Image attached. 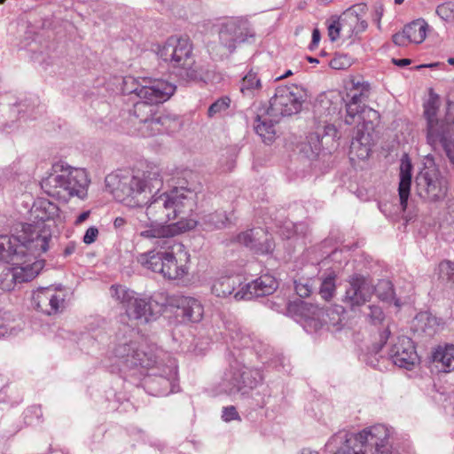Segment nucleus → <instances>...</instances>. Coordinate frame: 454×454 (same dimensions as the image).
<instances>
[{"label": "nucleus", "mask_w": 454, "mask_h": 454, "mask_svg": "<svg viewBox=\"0 0 454 454\" xmlns=\"http://www.w3.org/2000/svg\"><path fill=\"white\" fill-rule=\"evenodd\" d=\"M98 236V229L95 226H90L85 231L82 241L86 245H90L96 241Z\"/></svg>", "instance_id": "obj_48"}, {"label": "nucleus", "mask_w": 454, "mask_h": 454, "mask_svg": "<svg viewBox=\"0 0 454 454\" xmlns=\"http://www.w3.org/2000/svg\"><path fill=\"white\" fill-rule=\"evenodd\" d=\"M417 194L427 201L442 200L448 192V182L438 168L431 163L426 165L417 175Z\"/></svg>", "instance_id": "obj_17"}, {"label": "nucleus", "mask_w": 454, "mask_h": 454, "mask_svg": "<svg viewBox=\"0 0 454 454\" xmlns=\"http://www.w3.org/2000/svg\"><path fill=\"white\" fill-rule=\"evenodd\" d=\"M240 284L241 278L238 275H221L214 279L211 291L215 296L225 298L231 294Z\"/></svg>", "instance_id": "obj_32"}, {"label": "nucleus", "mask_w": 454, "mask_h": 454, "mask_svg": "<svg viewBox=\"0 0 454 454\" xmlns=\"http://www.w3.org/2000/svg\"><path fill=\"white\" fill-rule=\"evenodd\" d=\"M294 285H295V291L300 297L305 298L310 294L311 286L308 283H301V282L295 281Z\"/></svg>", "instance_id": "obj_50"}, {"label": "nucleus", "mask_w": 454, "mask_h": 454, "mask_svg": "<svg viewBox=\"0 0 454 454\" xmlns=\"http://www.w3.org/2000/svg\"><path fill=\"white\" fill-rule=\"evenodd\" d=\"M160 191H153L145 209L137 213L134 225L138 235L147 239H161L195 228L196 222L184 220L195 207V191L183 185Z\"/></svg>", "instance_id": "obj_1"}, {"label": "nucleus", "mask_w": 454, "mask_h": 454, "mask_svg": "<svg viewBox=\"0 0 454 454\" xmlns=\"http://www.w3.org/2000/svg\"><path fill=\"white\" fill-rule=\"evenodd\" d=\"M13 182L14 177L12 176V172L9 169H1L0 170V187L2 189H5L7 187V182Z\"/></svg>", "instance_id": "obj_51"}, {"label": "nucleus", "mask_w": 454, "mask_h": 454, "mask_svg": "<svg viewBox=\"0 0 454 454\" xmlns=\"http://www.w3.org/2000/svg\"><path fill=\"white\" fill-rule=\"evenodd\" d=\"M82 340H87L88 342H91L93 345L96 344V341L92 340L89 335L85 336Z\"/></svg>", "instance_id": "obj_62"}, {"label": "nucleus", "mask_w": 454, "mask_h": 454, "mask_svg": "<svg viewBox=\"0 0 454 454\" xmlns=\"http://www.w3.org/2000/svg\"><path fill=\"white\" fill-rule=\"evenodd\" d=\"M142 378V385L147 393L164 396L176 391L177 364L175 358L162 350L153 352L151 365L139 367L137 376Z\"/></svg>", "instance_id": "obj_11"}, {"label": "nucleus", "mask_w": 454, "mask_h": 454, "mask_svg": "<svg viewBox=\"0 0 454 454\" xmlns=\"http://www.w3.org/2000/svg\"><path fill=\"white\" fill-rule=\"evenodd\" d=\"M160 250L142 254L138 262L146 269L161 274L168 279H179L187 273L189 254L182 244L174 243L169 238L157 239Z\"/></svg>", "instance_id": "obj_10"}, {"label": "nucleus", "mask_w": 454, "mask_h": 454, "mask_svg": "<svg viewBox=\"0 0 454 454\" xmlns=\"http://www.w3.org/2000/svg\"><path fill=\"white\" fill-rule=\"evenodd\" d=\"M411 170L412 165L407 155H404L401 160L400 164V182L398 187L400 206L402 211L407 207L408 199L410 197L411 185Z\"/></svg>", "instance_id": "obj_30"}, {"label": "nucleus", "mask_w": 454, "mask_h": 454, "mask_svg": "<svg viewBox=\"0 0 454 454\" xmlns=\"http://www.w3.org/2000/svg\"><path fill=\"white\" fill-rule=\"evenodd\" d=\"M279 118L269 114V109L257 114L254 121L255 132L263 139L264 142H271L276 135L275 125L279 121Z\"/></svg>", "instance_id": "obj_31"}, {"label": "nucleus", "mask_w": 454, "mask_h": 454, "mask_svg": "<svg viewBox=\"0 0 454 454\" xmlns=\"http://www.w3.org/2000/svg\"><path fill=\"white\" fill-rule=\"evenodd\" d=\"M169 305H175L183 312L184 317L190 322H200L204 314V309L200 301L193 297L180 296L169 300Z\"/></svg>", "instance_id": "obj_29"}, {"label": "nucleus", "mask_w": 454, "mask_h": 454, "mask_svg": "<svg viewBox=\"0 0 454 454\" xmlns=\"http://www.w3.org/2000/svg\"><path fill=\"white\" fill-rule=\"evenodd\" d=\"M389 335L390 332L388 330L384 331V333L381 335V340H384L386 341V340L389 338Z\"/></svg>", "instance_id": "obj_60"}, {"label": "nucleus", "mask_w": 454, "mask_h": 454, "mask_svg": "<svg viewBox=\"0 0 454 454\" xmlns=\"http://www.w3.org/2000/svg\"><path fill=\"white\" fill-rule=\"evenodd\" d=\"M67 292L53 286L40 287L33 292L32 304L46 315L62 312L67 306Z\"/></svg>", "instance_id": "obj_21"}, {"label": "nucleus", "mask_w": 454, "mask_h": 454, "mask_svg": "<svg viewBox=\"0 0 454 454\" xmlns=\"http://www.w3.org/2000/svg\"><path fill=\"white\" fill-rule=\"evenodd\" d=\"M392 62H393L395 66H398V67H406V66H408V65H410V64H411V59H392Z\"/></svg>", "instance_id": "obj_55"}, {"label": "nucleus", "mask_w": 454, "mask_h": 454, "mask_svg": "<svg viewBox=\"0 0 454 454\" xmlns=\"http://www.w3.org/2000/svg\"><path fill=\"white\" fill-rule=\"evenodd\" d=\"M367 316L373 324L380 323L384 319V313L380 307L372 305L368 307Z\"/></svg>", "instance_id": "obj_46"}, {"label": "nucleus", "mask_w": 454, "mask_h": 454, "mask_svg": "<svg viewBox=\"0 0 454 454\" xmlns=\"http://www.w3.org/2000/svg\"><path fill=\"white\" fill-rule=\"evenodd\" d=\"M157 55L172 68L176 74L186 80L198 79L194 68L192 44L187 37L171 36L162 45H159Z\"/></svg>", "instance_id": "obj_14"}, {"label": "nucleus", "mask_w": 454, "mask_h": 454, "mask_svg": "<svg viewBox=\"0 0 454 454\" xmlns=\"http://www.w3.org/2000/svg\"><path fill=\"white\" fill-rule=\"evenodd\" d=\"M290 311L294 313L295 321L308 333H317L326 323L325 309L306 301L294 303L291 306Z\"/></svg>", "instance_id": "obj_22"}, {"label": "nucleus", "mask_w": 454, "mask_h": 454, "mask_svg": "<svg viewBox=\"0 0 454 454\" xmlns=\"http://www.w3.org/2000/svg\"><path fill=\"white\" fill-rule=\"evenodd\" d=\"M237 242L262 254L270 253L274 247L268 233L262 228H254L239 234Z\"/></svg>", "instance_id": "obj_28"}, {"label": "nucleus", "mask_w": 454, "mask_h": 454, "mask_svg": "<svg viewBox=\"0 0 454 454\" xmlns=\"http://www.w3.org/2000/svg\"><path fill=\"white\" fill-rule=\"evenodd\" d=\"M374 292L377 296L382 301H390L394 299V289L393 285L388 280H380L374 286Z\"/></svg>", "instance_id": "obj_41"}, {"label": "nucleus", "mask_w": 454, "mask_h": 454, "mask_svg": "<svg viewBox=\"0 0 454 454\" xmlns=\"http://www.w3.org/2000/svg\"><path fill=\"white\" fill-rule=\"evenodd\" d=\"M293 73L291 70H288L286 72V74H282L281 76L278 77L277 80H279V79H282V78H286V77H288L289 75H291Z\"/></svg>", "instance_id": "obj_61"}, {"label": "nucleus", "mask_w": 454, "mask_h": 454, "mask_svg": "<svg viewBox=\"0 0 454 454\" xmlns=\"http://www.w3.org/2000/svg\"><path fill=\"white\" fill-rule=\"evenodd\" d=\"M50 239L48 228L36 231L30 225L17 224L13 235H0V262L18 265L39 259L48 250Z\"/></svg>", "instance_id": "obj_6"}, {"label": "nucleus", "mask_w": 454, "mask_h": 454, "mask_svg": "<svg viewBox=\"0 0 454 454\" xmlns=\"http://www.w3.org/2000/svg\"><path fill=\"white\" fill-rule=\"evenodd\" d=\"M110 294L121 305L129 319L138 325L156 320L170 304L169 298L163 293L147 296L121 285H113Z\"/></svg>", "instance_id": "obj_9"}, {"label": "nucleus", "mask_w": 454, "mask_h": 454, "mask_svg": "<svg viewBox=\"0 0 454 454\" xmlns=\"http://www.w3.org/2000/svg\"><path fill=\"white\" fill-rule=\"evenodd\" d=\"M123 94L135 95L138 100L129 111L127 126L130 133L149 137L164 132H172L178 126L177 120L169 115L155 116V106L168 101L175 93L174 83L153 77L125 76L121 80Z\"/></svg>", "instance_id": "obj_2"}, {"label": "nucleus", "mask_w": 454, "mask_h": 454, "mask_svg": "<svg viewBox=\"0 0 454 454\" xmlns=\"http://www.w3.org/2000/svg\"><path fill=\"white\" fill-rule=\"evenodd\" d=\"M90 215V210L82 212V214H80L77 216V218L74 221V223L76 225H79V224L82 223L83 222H85L89 218Z\"/></svg>", "instance_id": "obj_54"}, {"label": "nucleus", "mask_w": 454, "mask_h": 454, "mask_svg": "<svg viewBox=\"0 0 454 454\" xmlns=\"http://www.w3.org/2000/svg\"><path fill=\"white\" fill-rule=\"evenodd\" d=\"M367 11L364 4L351 6L339 17L331 18L327 22L328 36L332 42L355 41L367 29L368 23L364 19Z\"/></svg>", "instance_id": "obj_15"}, {"label": "nucleus", "mask_w": 454, "mask_h": 454, "mask_svg": "<svg viewBox=\"0 0 454 454\" xmlns=\"http://www.w3.org/2000/svg\"><path fill=\"white\" fill-rule=\"evenodd\" d=\"M437 144L443 147L450 162L454 164V117L447 118L446 129L442 130Z\"/></svg>", "instance_id": "obj_35"}, {"label": "nucleus", "mask_w": 454, "mask_h": 454, "mask_svg": "<svg viewBox=\"0 0 454 454\" xmlns=\"http://www.w3.org/2000/svg\"><path fill=\"white\" fill-rule=\"evenodd\" d=\"M101 362L104 366L113 372H122L126 377H135L139 367L148 366L153 362V351L138 348L135 342L119 340L111 342L106 353L102 354Z\"/></svg>", "instance_id": "obj_12"}, {"label": "nucleus", "mask_w": 454, "mask_h": 454, "mask_svg": "<svg viewBox=\"0 0 454 454\" xmlns=\"http://www.w3.org/2000/svg\"><path fill=\"white\" fill-rule=\"evenodd\" d=\"M439 278L454 282V261H442L438 266Z\"/></svg>", "instance_id": "obj_43"}, {"label": "nucleus", "mask_w": 454, "mask_h": 454, "mask_svg": "<svg viewBox=\"0 0 454 454\" xmlns=\"http://www.w3.org/2000/svg\"><path fill=\"white\" fill-rule=\"evenodd\" d=\"M222 419L225 422H230L231 420H240V417L236 408L232 405L224 407L223 409Z\"/></svg>", "instance_id": "obj_47"}, {"label": "nucleus", "mask_w": 454, "mask_h": 454, "mask_svg": "<svg viewBox=\"0 0 454 454\" xmlns=\"http://www.w3.org/2000/svg\"><path fill=\"white\" fill-rule=\"evenodd\" d=\"M262 81L258 74L254 70L247 72L241 79L239 90L244 97L253 98L262 90Z\"/></svg>", "instance_id": "obj_34"}, {"label": "nucleus", "mask_w": 454, "mask_h": 454, "mask_svg": "<svg viewBox=\"0 0 454 454\" xmlns=\"http://www.w3.org/2000/svg\"><path fill=\"white\" fill-rule=\"evenodd\" d=\"M432 360L445 372L454 371V345L440 344L432 351Z\"/></svg>", "instance_id": "obj_33"}, {"label": "nucleus", "mask_w": 454, "mask_h": 454, "mask_svg": "<svg viewBox=\"0 0 454 454\" xmlns=\"http://www.w3.org/2000/svg\"><path fill=\"white\" fill-rule=\"evenodd\" d=\"M383 13H384L383 5L381 4H378L377 5H375L374 17H375L376 20L378 21L379 26H380V19L383 16Z\"/></svg>", "instance_id": "obj_53"}, {"label": "nucleus", "mask_w": 454, "mask_h": 454, "mask_svg": "<svg viewBox=\"0 0 454 454\" xmlns=\"http://www.w3.org/2000/svg\"><path fill=\"white\" fill-rule=\"evenodd\" d=\"M278 286V282L270 274H263L255 280L246 284L238 292L234 298L237 301L251 300L254 297L265 296L273 294Z\"/></svg>", "instance_id": "obj_26"}, {"label": "nucleus", "mask_w": 454, "mask_h": 454, "mask_svg": "<svg viewBox=\"0 0 454 454\" xmlns=\"http://www.w3.org/2000/svg\"><path fill=\"white\" fill-rule=\"evenodd\" d=\"M301 454H318V452L316 450H311L309 449H304L301 450Z\"/></svg>", "instance_id": "obj_59"}, {"label": "nucleus", "mask_w": 454, "mask_h": 454, "mask_svg": "<svg viewBox=\"0 0 454 454\" xmlns=\"http://www.w3.org/2000/svg\"><path fill=\"white\" fill-rule=\"evenodd\" d=\"M367 89L364 85L361 88L358 83L347 94L349 100L345 104L346 115L344 122L347 125L355 123L356 118L359 124L356 133L350 145V158L355 157L364 160L369 157L372 145L373 121L379 119V113L364 105L367 98Z\"/></svg>", "instance_id": "obj_7"}, {"label": "nucleus", "mask_w": 454, "mask_h": 454, "mask_svg": "<svg viewBox=\"0 0 454 454\" xmlns=\"http://www.w3.org/2000/svg\"><path fill=\"white\" fill-rule=\"evenodd\" d=\"M438 106V96L430 93L428 100L424 105V114L427 120V142L432 146L437 145L442 130L446 129V122H440L436 119Z\"/></svg>", "instance_id": "obj_27"}, {"label": "nucleus", "mask_w": 454, "mask_h": 454, "mask_svg": "<svg viewBox=\"0 0 454 454\" xmlns=\"http://www.w3.org/2000/svg\"><path fill=\"white\" fill-rule=\"evenodd\" d=\"M331 66L333 68L340 69L341 66L339 64V59H334L331 61Z\"/></svg>", "instance_id": "obj_57"}, {"label": "nucleus", "mask_w": 454, "mask_h": 454, "mask_svg": "<svg viewBox=\"0 0 454 454\" xmlns=\"http://www.w3.org/2000/svg\"><path fill=\"white\" fill-rule=\"evenodd\" d=\"M320 32L318 29L315 28L312 32V40L310 43V49L317 47L320 42Z\"/></svg>", "instance_id": "obj_52"}, {"label": "nucleus", "mask_w": 454, "mask_h": 454, "mask_svg": "<svg viewBox=\"0 0 454 454\" xmlns=\"http://www.w3.org/2000/svg\"><path fill=\"white\" fill-rule=\"evenodd\" d=\"M305 91L295 85L279 86L270 100L269 114L272 116H291L298 114L305 99Z\"/></svg>", "instance_id": "obj_18"}, {"label": "nucleus", "mask_w": 454, "mask_h": 454, "mask_svg": "<svg viewBox=\"0 0 454 454\" xmlns=\"http://www.w3.org/2000/svg\"><path fill=\"white\" fill-rule=\"evenodd\" d=\"M286 300H285V299H281V302H280V303H278V304H277V308H275V309L279 310V309H281L283 307H285V306H286Z\"/></svg>", "instance_id": "obj_58"}, {"label": "nucleus", "mask_w": 454, "mask_h": 454, "mask_svg": "<svg viewBox=\"0 0 454 454\" xmlns=\"http://www.w3.org/2000/svg\"><path fill=\"white\" fill-rule=\"evenodd\" d=\"M195 222V220H193ZM228 217L223 211H217L204 215L200 222L196 221V226L199 224L204 231H209L225 226Z\"/></svg>", "instance_id": "obj_38"}, {"label": "nucleus", "mask_w": 454, "mask_h": 454, "mask_svg": "<svg viewBox=\"0 0 454 454\" xmlns=\"http://www.w3.org/2000/svg\"><path fill=\"white\" fill-rule=\"evenodd\" d=\"M106 190L114 199L128 207H139L147 203L153 191L163 184L161 169L157 165L148 164L141 170L121 169L106 176Z\"/></svg>", "instance_id": "obj_3"}, {"label": "nucleus", "mask_w": 454, "mask_h": 454, "mask_svg": "<svg viewBox=\"0 0 454 454\" xmlns=\"http://www.w3.org/2000/svg\"><path fill=\"white\" fill-rule=\"evenodd\" d=\"M343 106L344 98L339 91L318 96L314 106L315 131L308 135L301 149L308 157H317L323 151L331 153L338 146L337 124L341 121Z\"/></svg>", "instance_id": "obj_4"}, {"label": "nucleus", "mask_w": 454, "mask_h": 454, "mask_svg": "<svg viewBox=\"0 0 454 454\" xmlns=\"http://www.w3.org/2000/svg\"><path fill=\"white\" fill-rule=\"evenodd\" d=\"M418 326L428 336H433L443 327L441 318L428 313H419L417 317Z\"/></svg>", "instance_id": "obj_36"}, {"label": "nucleus", "mask_w": 454, "mask_h": 454, "mask_svg": "<svg viewBox=\"0 0 454 454\" xmlns=\"http://www.w3.org/2000/svg\"><path fill=\"white\" fill-rule=\"evenodd\" d=\"M388 355L394 364L407 370H411L419 362L411 339L406 336L397 338Z\"/></svg>", "instance_id": "obj_25"}, {"label": "nucleus", "mask_w": 454, "mask_h": 454, "mask_svg": "<svg viewBox=\"0 0 454 454\" xmlns=\"http://www.w3.org/2000/svg\"><path fill=\"white\" fill-rule=\"evenodd\" d=\"M231 100L228 97H223L214 102L207 110V115L209 117H215L225 112L230 106Z\"/></svg>", "instance_id": "obj_42"}, {"label": "nucleus", "mask_w": 454, "mask_h": 454, "mask_svg": "<svg viewBox=\"0 0 454 454\" xmlns=\"http://www.w3.org/2000/svg\"><path fill=\"white\" fill-rule=\"evenodd\" d=\"M30 218L33 223H20L19 224L30 225L35 230L48 228L51 232V222L61 224L66 221V216L60 214L59 207L46 199L36 200L30 210Z\"/></svg>", "instance_id": "obj_23"}, {"label": "nucleus", "mask_w": 454, "mask_h": 454, "mask_svg": "<svg viewBox=\"0 0 454 454\" xmlns=\"http://www.w3.org/2000/svg\"><path fill=\"white\" fill-rule=\"evenodd\" d=\"M301 226V224H295L291 221H286L279 229V234L285 239H291L297 232L298 228Z\"/></svg>", "instance_id": "obj_45"}, {"label": "nucleus", "mask_w": 454, "mask_h": 454, "mask_svg": "<svg viewBox=\"0 0 454 454\" xmlns=\"http://www.w3.org/2000/svg\"><path fill=\"white\" fill-rule=\"evenodd\" d=\"M225 335L226 342L234 349H245V356L247 353H252L253 349L262 364H273L270 359V356L272 355L271 348L262 340L252 337L247 330L231 325L226 329Z\"/></svg>", "instance_id": "obj_19"}, {"label": "nucleus", "mask_w": 454, "mask_h": 454, "mask_svg": "<svg viewBox=\"0 0 454 454\" xmlns=\"http://www.w3.org/2000/svg\"><path fill=\"white\" fill-rule=\"evenodd\" d=\"M374 293L372 281L361 275H353L348 280L345 292L344 302L350 307H359L370 301Z\"/></svg>", "instance_id": "obj_24"}, {"label": "nucleus", "mask_w": 454, "mask_h": 454, "mask_svg": "<svg viewBox=\"0 0 454 454\" xmlns=\"http://www.w3.org/2000/svg\"><path fill=\"white\" fill-rule=\"evenodd\" d=\"M448 63L451 66H454V58H449L448 59Z\"/></svg>", "instance_id": "obj_63"}, {"label": "nucleus", "mask_w": 454, "mask_h": 454, "mask_svg": "<svg viewBox=\"0 0 454 454\" xmlns=\"http://www.w3.org/2000/svg\"><path fill=\"white\" fill-rule=\"evenodd\" d=\"M335 293V275L333 273L328 274L321 283L319 294L325 301L330 300Z\"/></svg>", "instance_id": "obj_40"}, {"label": "nucleus", "mask_w": 454, "mask_h": 454, "mask_svg": "<svg viewBox=\"0 0 454 454\" xmlns=\"http://www.w3.org/2000/svg\"><path fill=\"white\" fill-rule=\"evenodd\" d=\"M393 42L398 46H406L409 43H411L406 34L405 27H403L402 32L396 33L393 35Z\"/></svg>", "instance_id": "obj_49"}, {"label": "nucleus", "mask_w": 454, "mask_h": 454, "mask_svg": "<svg viewBox=\"0 0 454 454\" xmlns=\"http://www.w3.org/2000/svg\"><path fill=\"white\" fill-rule=\"evenodd\" d=\"M254 41L255 31L247 20H231L223 24L219 31V45H209L208 51L215 57L223 58L239 45L253 43Z\"/></svg>", "instance_id": "obj_16"}, {"label": "nucleus", "mask_w": 454, "mask_h": 454, "mask_svg": "<svg viewBox=\"0 0 454 454\" xmlns=\"http://www.w3.org/2000/svg\"><path fill=\"white\" fill-rule=\"evenodd\" d=\"M44 267L43 259H35L24 264L12 265L4 270L0 275V288L3 291H12L17 284L35 278Z\"/></svg>", "instance_id": "obj_20"}, {"label": "nucleus", "mask_w": 454, "mask_h": 454, "mask_svg": "<svg viewBox=\"0 0 454 454\" xmlns=\"http://www.w3.org/2000/svg\"><path fill=\"white\" fill-rule=\"evenodd\" d=\"M17 333L13 317L9 311L0 309V337L12 335Z\"/></svg>", "instance_id": "obj_39"}, {"label": "nucleus", "mask_w": 454, "mask_h": 454, "mask_svg": "<svg viewBox=\"0 0 454 454\" xmlns=\"http://www.w3.org/2000/svg\"><path fill=\"white\" fill-rule=\"evenodd\" d=\"M437 16L444 20L450 21L454 19V3H444L437 6L435 10Z\"/></svg>", "instance_id": "obj_44"}, {"label": "nucleus", "mask_w": 454, "mask_h": 454, "mask_svg": "<svg viewBox=\"0 0 454 454\" xmlns=\"http://www.w3.org/2000/svg\"><path fill=\"white\" fill-rule=\"evenodd\" d=\"M126 221L122 217H116L114 221V225L115 228H121L125 224Z\"/></svg>", "instance_id": "obj_56"}, {"label": "nucleus", "mask_w": 454, "mask_h": 454, "mask_svg": "<svg viewBox=\"0 0 454 454\" xmlns=\"http://www.w3.org/2000/svg\"><path fill=\"white\" fill-rule=\"evenodd\" d=\"M90 184V179L84 168L59 161L52 165L51 173L41 181V188L49 196L67 201L73 197L85 200Z\"/></svg>", "instance_id": "obj_8"}, {"label": "nucleus", "mask_w": 454, "mask_h": 454, "mask_svg": "<svg viewBox=\"0 0 454 454\" xmlns=\"http://www.w3.org/2000/svg\"><path fill=\"white\" fill-rule=\"evenodd\" d=\"M309 62H312V63H313V62H317V63L318 62V60H317V59H313V58H309Z\"/></svg>", "instance_id": "obj_64"}, {"label": "nucleus", "mask_w": 454, "mask_h": 454, "mask_svg": "<svg viewBox=\"0 0 454 454\" xmlns=\"http://www.w3.org/2000/svg\"><path fill=\"white\" fill-rule=\"evenodd\" d=\"M404 27L412 43H421L427 37L428 24L422 19L416 20Z\"/></svg>", "instance_id": "obj_37"}, {"label": "nucleus", "mask_w": 454, "mask_h": 454, "mask_svg": "<svg viewBox=\"0 0 454 454\" xmlns=\"http://www.w3.org/2000/svg\"><path fill=\"white\" fill-rule=\"evenodd\" d=\"M263 380L264 377L261 370L247 364L240 354L224 372L217 389L219 393L228 395L236 394L245 395L259 387Z\"/></svg>", "instance_id": "obj_13"}, {"label": "nucleus", "mask_w": 454, "mask_h": 454, "mask_svg": "<svg viewBox=\"0 0 454 454\" xmlns=\"http://www.w3.org/2000/svg\"><path fill=\"white\" fill-rule=\"evenodd\" d=\"M392 430L384 424L367 427L357 434L340 431L325 443L333 454H392Z\"/></svg>", "instance_id": "obj_5"}]
</instances>
